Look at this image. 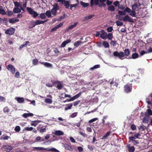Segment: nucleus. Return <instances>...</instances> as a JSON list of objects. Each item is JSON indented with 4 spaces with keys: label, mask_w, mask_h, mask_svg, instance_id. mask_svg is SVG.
<instances>
[{
    "label": "nucleus",
    "mask_w": 152,
    "mask_h": 152,
    "mask_svg": "<svg viewBox=\"0 0 152 152\" xmlns=\"http://www.w3.org/2000/svg\"><path fill=\"white\" fill-rule=\"evenodd\" d=\"M35 149L37 150H45L48 151H56V152H58V151L55 148H52L51 147L47 148H44L41 147H34V150Z\"/></svg>",
    "instance_id": "1"
},
{
    "label": "nucleus",
    "mask_w": 152,
    "mask_h": 152,
    "mask_svg": "<svg viewBox=\"0 0 152 152\" xmlns=\"http://www.w3.org/2000/svg\"><path fill=\"white\" fill-rule=\"evenodd\" d=\"M26 10L34 18H36L39 15L37 12L33 10L31 7H27Z\"/></svg>",
    "instance_id": "2"
},
{
    "label": "nucleus",
    "mask_w": 152,
    "mask_h": 152,
    "mask_svg": "<svg viewBox=\"0 0 152 152\" xmlns=\"http://www.w3.org/2000/svg\"><path fill=\"white\" fill-rule=\"evenodd\" d=\"M123 52L120 51L118 52L117 51H114L113 53V55L114 57H118L121 60H122L124 58L123 56Z\"/></svg>",
    "instance_id": "3"
},
{
    "label": "nucleus",
    "mask_w": 152,
    "mask_h": 152,
    "mask_svg": "<svg viewBox=\"0 0 152 152\" xmlns=\"http://www.w3.org/2000/svg\"><path fill=\"white\" fill-rule=\"evenodd\" d=\"M53 8L51 10V13L52 15L55 16L57 14V11L58 10L59 7L57 3H55L53 5Z\"/></svg>",
    "instance_id": "4"
},
{
    "label": "nucleus",
    "mask_w": 152,
    "mask_h": 152,
    "mask_svg": "<svg viewBox=\"0 0 152 152\" xmlns=\"http://www.w3.org/2000/svg\"><path fill=\"white\" fill-rule=\"evenodd\" d=\"M15 31V29L13 28H10L8 29L5 32L6 34L12 35L14 34Z\"/></svg>",
    "instance_id": "5"
},
{
    "label": "nucleus",
    "mask_w": 152,
    "mask_h": 152,
    "mask_svg": "<svg viewBox=\"0 0 152 152\" xmlns=\"http://www.w3.org/2000/svg\"><path fill=\"white\" fill-rule=\"evenodd\" d=\"M7 68L12 74H14L15 72V69L12 65L9 64L7 66Z\"/></svg>",
    "instance_id": "6"
},
{
    "label": "nucleus",
    "mask_w": 152,
    "mask_h": 152,
    "mask_svg": "<svg viewBox=\"0 0 152 152\" xmlns=\"http://www.w3.org/2000/svg\"><path fill=\"white\" fill-rule=\"evenodd\" d=\"M123 20L124 22L127 21L131 23L134 22L133 19L128 15H126L123 18Z\"/></svg>",
    "instance_id": "7"
},
{
    "label": "nucleus",
    "mask_w": 152,
    "mask_h": 152,
    "mask_svg": "<svg viewBox=\"0 0 152 152\" xmlns=\"http://www.w3.org/2000/svg\"><path fill=\"white\" fill-rule=\"evenodd\" d=\"M124 90L126 92L128 93L131 91L132 86H131V85H128V84H127L124 86Z\"/></svg>",
    "instance_id": "8"
},
{
    "label": "nucleus",
    "mask_w": 152,
    "mask_h": 152,
    "mask_svg": "<svg viewBox=\"0 0 152 152\" xmlns=\"http://www.w3.org/2000/svg\"><path fill=\"white\" fill-rule=\"evenodd\" d=\"M100 32H101L100 37L104 39H105L107 38V33L104 30H101Z\"/></svg>",
    "instance_id": "9"
},
{
    "label": "nucleus",
    "mask_w": 152,
    "mask_h": 152,
    "mask_svg": "<svg viewBox=\"0 0 152 152\" xmlns=\"http://www.w3.org/2000/svg\"><path fill=\"white\" fill-rule=\"evenodd\" d=\"M56 83L58 84L56 87L58 90H60L63 87V86L61 83V82L59 81H57L53 83V84Z\"/></svg>",
    "instance_id": "10"
},
{
    "label": "nucleus",
    "mask_w": 152,
    "mask_h": 152,
    "mask_svg": "<svg viewBox=\"0 0 152 152\" xmlns=\"http://www.w3.org/2000/svg\"><path fill=\"white\" fill-rule=\"evenodd\" d=\"M129 152H134L135 150L134 147L133 146H130V144H127L126 145Z\"/></svg>",
    "instance_id": "11"
},
{
    "label": "nucleus",
    "mask_w": 152,
    "mask_h": 152,
    "mask_svg": "<svg viewBox=\"0 0 152 152\" xmlns=\"http://www.w3.org/2000/svg\"><path fill=\"white\" fill-rule=\"evenodd\" d=\"M2 147L3 148L5 149V150L7 151H8L9 150H11L13 149L11 145H3Z\"/></svg>",
    "instance_id": "12"
},
{
    "label": "nucleus",
    "mask_w": 152,
    "mask_h": 152,
    "mask_svg": "<svg viewBox=\"0 0 152 152\" xmlns=\"http://www.w3.org/2000/svg\"><path fill=\"white\" fill-rule=\"evenodd\" d=\"M99 0H90V5L92 7L94 4L97 5L99 4Z\"/></svg>",
    "instance_id": "13"
},
{
    "label": "nucleus",
    "mask_w": 152,
    "mask_h": 152,
    "mask_svg": "<svg viewBox=\"0 0 152 152\" xmlns=\"http://www.w3.org/2000/svg\"><path fill=\"white\" fill-rule=\"evenodd\" d=\"M71 42V40L70 39H68L66 41H64L61 44L60 47H64L68 43L70 42Z\"/></svg>",
    "instance_id": "14"
},
{
    "label": "nucleus",
    "mask_w": 152,
    "mask_h": 152,
    "mask_svg": "<svg viewBox=\"0 0 152 152\" xmlns=\"http://www.w3.org/2000/svg\"><path fill=\"white\" fill-rule=\"evenodd\" d=\"M64 146L65 149L66 150H69L70 151H72L73 150L72 147L67 144H64Z\"/></svg>",
    "instance_id": "15"
},
{
    "label": "nucleus",
    "mask_w": 152,
    "mask_h": 152,
    "mask_svg": "<svg viewBox=\"0 0 152 152\" xmlns=\"http://www.w3.org/2000/svg\"><path fill=\"white\" fill-rule=\"evenodd\" d=\"M124 52L123 56L124 57L125 56L126 57L128 56L130 54V52L128 49H125L124 50Z\"/></svg>",
    "instance_id": "16"
},
{
    "label": "nucleus",
    "mask_w": 152,
    "mask_h": 152,
    "mask_svg": "<svg viewBox=\"0 0 152 152\" xmlns=\"http://www.w3.org/2000/svg\"><path fill=\"white\" fill-rule=\"evenodd\" d=\"M19 19H15L14 18L10 19L9 22L10 23L13 24L16 22H18Z\"/></svg>",
    "instance_id": "17"
},
{
    "label": "nucleus",
    "mask_w": 152,
    "mask_h": 152,
    "mask_svg": "<svg viewBox=\"0 0 152 152\" xmlns=\"http://www.w3.org/2000/svg\"><path fill=\"white\" fill-rule=\"evenodd\" d=\"M41 122V121H32L31 123V125L32 126H36L39 123Z\"/></svg>",
    "instance_id": "18"
},
{
    "label": "nucleus",
    "mask_w": 152,
    "mask_h": 152,
    "mask_svg": "<svg viewBox=\"0 0 152 152\" xmlns=\"http://www.w3.org/2000/svg\"><path fill=\"white\" fill-rule=\"evenodd\" d=\"M15 99L17 100L19 103H22L24 101V99L23 97H16Z\"/></svg>",
    "instance_id": "19"
},
{
    "label": "nucleus",
    "mask_w": 152,
    "mask_h": 152,
    "mask_svg": "<svg viewBox=\"0 0 152 152\" xmlns=\"http://www.w3.org/2000/svg\"><path fill=\"white\" fill-rule=\"evenodd\" d=\"M34 115V114L31 113H25L23 114L22 116L25 118H27V117L29 116H32Z\"/></svg>",
    "instance_id": "20"
},
{
    "label": "nucleus",
    "mask_w": 152,
    "mask_h": 152,
    "mask_svg": "<svg viewBox=\"0 0 152 152\" xmlns=\"http://www.w3.org/2000/svg\"><path fill=\"white\" fill-rule=\"evenodd\" d=\"M21 9L19 8L15 7L13 9V12L15 13H18L21 12Z\"/></svg>",
    "instance_id": "21"
},
{
    "label": "nucleus",
    "mask_w": 152,
    "mask_h": 152,
    "mask_svg": "<svg viewBox=\"0 0 152 152\" xmlns=\"http://www.w3.org/2000/svg\"><path fill=\"white\" fill-rule=\"evenodd\" d=\"M81 92H80L74 96L71 97L72 101L75 100V99L78 98L81 95Z\"/></svg>",
    "instance_id": "22"
},
{
    "label": "nucleus",
    "mask_w": 152,
    "mask_h": 152,
    "mask_svg": "<svg viewBox=\"0 0 152 152\" xmlns=\"http://www.w3.org/2000/svg\"><path fill=\"white\" fill-rule=\"evenodd\" d=\"M41 64H44L45 66L47 67H52V64L48 62H46L44 63V62H42Z\"/></svg>",
    "instance_id": "23"
},
{
    "label": "nucleus",
    "mask_w": 152,
    "mask_h": 152,
    "mask_svg": "<svg viewBox=\"0 0 152 152\" xmlns=\"http://www.w3.org/2000/svg\"><path fill=\"white\" fill-rule=\"evenodd\" d=\"M55 134L58 136L62 135H64V133L60 130L56 131L55 132Z\"/></svg>",
    "instance_id": "24"
},
{
    "label": "nucleus",
    "mask_w": 152,
    "mask_h": 152,
    "mask_svg": "<svg viewBox=\"0 0 152 152\" xmlns=\"http://www.w3.org/2000/svg\"><path fill=\"white\" fill-rule=\"evenodd\" d=\"M78 24V22H76L74 23L72 25L69 26L67 30H71L75 27Z\"/></svg>",
    "instance_id": "25"
},
{
    "label": "nucleus",
    "mask_w": 152,
    "mask_h": 152,
    "mask_svg": "<svg viewBox=\"0 0 152 152\" xmlns=\"http://www.w3.org/2000/svg\"><path fill=\"white\" fill-rule=\"evenodd\" d=\"M110 85L111 87H112V86H115V88H117L118 86V83L115 81H111L110 82Z\"/></svg>",
    "instance_id": "26"
},
{
    "label": "nucleus",
    "mask_w": 152,
    "mask_h": 152,
    "mask_svg": "<svg viewBox=\"0 0 152 152\" xmlns=\"http://www.w3.org/2000/svg\"><path fill=\"white\" fill-rule=\"evenodd\" d=\"M36 25L35 21H31L30 24V26L28 27V28L29 29L33 28L35 27Z\"/></svg>",
    "instance_id": "27"
},
{
    "label": "nucleus",
    "mask_w": 152,
    "mask_h": 152,
    "mask_svg": "<svg viewBox=\"0 0 152 152\" xmlns=\"http://www.w3.org/2000/svg\"><path fill=\"white\" fill-rule=\"evenodd\" d=\"M108 10L109 11L113 12L115 10V7L114 6L111 5L108 7Z\"/></svg>",
    "instance_id": "28"
},
{
    "label": "nucleus",
    "mask_w": 152,
    "mask_h": 152,
    "mask_svg": "<svg viewBox=\"0 0 152 152\" xmlns=\"http://www.w3.org/2000/svg\"><path fill=\"white\" fill-rule=\"evenodd\" d=\"M100 67V65L99 64L96 65L94 66L93 67H91L90 69V70L93 71L94 69L99 68Z\"/></svg>",
    "instance_id": "29"
},
{
    "label": "nucleus",
    "mask_w": 152,
    "mask_h": 152,
    "mask_svg": "<svg viewBox=\"0 0 152 152\" xmlns=\"http://www.w3.org/2000/svg\"><path fill=\"white\" fill-rule=\"evenodd\" d=\"M1 139L5 140L11 139V138L10 136L7 135L5 136L4 137H3V136H2L1 137Z\"/></svg>",
    "instance_id": "30"
},
{
    "label": "nucleus",
    "mask_w": 152,
    "mask_h": 152,
    "mask_svg": "<svg viewBox=\"0 0 152 152\" xmlns=\"http://www.w3.org/2000/svg\"><path fill=\"white\" fill-rule=\"evenodd\" d=\"M139 57L138 54L137 53H134L132 55L131 58L130 57L129 58H132L133 59H136L138 58Z\"/></svg>",
    "instance_id": "31"
},
{
    "label": "nucleus",
    "mask_w": 152,
    "mask_h": 152,
    "mask_svg": "<svg viewBox=\"0 0 152 152\" xmlns=\"http://www.w3.org/2000/svg\"><path fill=\"white\" fill-rule=\"evenodd\" d=\"M82 43V42L81 41L78 40L75 42L74 44V45L75 47H77Z\"/></svg>",
    "instance_id": "32"
},
{
    "label": "nucleus",
    "mask_w": 152,
    "mask_h": 152,
    "mask_svg": "<svg viewBox=\"0 0 152 152\" xmlns=\"http://www.w3.org/2000/svg\"><path fill=\"white\" fill-rule=\"evenodd\" d=\"M102 45L106 48H109V44L106 41H103L102 43Z\"/></svg>",
    "instance_id": "33"
},
{
    "label": "nucleus",
    "mask_w": 152,
    "mask_h": 152,
    "mask_svg": "<svg viewBox=\"0 0 152 152\" xmlns=\"http://www.w3.org/2000/svg\"><path fill=\"white\" fill-rule=\"evenodd\" d=\"M26 4L27 2L26 1V2L24 3L22 7L21 6L20 7V8L21 9V10L23 12L25 11V9L26 7Z\"/></svg>",
    "instance_id": "34"
},
{
    "label": "nucleus",
    "mask_w": 152,
    "mask_h": 152,
    "mask_svg": "<svg viewBox=\"0 0 152 152\" xmlns=\"http://www.w3.org/2000/svg\"><path fill=\"white\" fill-rule=\"evenodd\" d=\"M32 62L33 66H36L38 64V61L37 58L33 59Z\"/></svg>",
    "instance_id": "35"
},
{
    "label": "nucleus",
    "mask_w": 152,
    "mask_h": 152,
    "mask_svg": "<svg viewBox=\"0 0 152 152\" xmlns=\"http://www.w3.org/2000/svg\"><path fill=\"white\" fill-rule=\"evenodd\" d=\"M67 106L65 108V110H68L71 109L72 106V104L71 103L69 104L66 105Z\"/></svg>",
    "instance_id": "36"
},
{
    "label": "nucleus",
    "mask_w": 152,
    "mask_h": 152,
    "mask_svg": "<svg viewBox=\"0 0 152 152\" xmlns=\"http://www.w3.org/2000/svg\"><path fill=\"white\" fill-rule=\"evenodd\" d=\"M80 4L84 7H87L89 6V4L88 3H86L82 1H80Z\"/></svg>",
    "instance_id": "37"
},
{
    "label": "nucleus",
    "mask_w": 152,
    "mask_h": 152,
    "mask_svg": "<svg viewBox=\"0 0 152 152\" xmlns=\"http://www.w3.org/2000/svg\"><path fill=\"white\" fill-rule=\"evenodd\" d=\"M118 13L121 15H126V12L124 10L123 11L119 10L118 11Z\"/></svg>",
    "instance_id": "38"
},
{
    "label": "nucleus",
    "mask_w": 152,
    "mask_h": 152,
    "mask_svg": "<svg viewBox=\"0 0 152 152\" xmlns=\"http://www.w3.org/2000/svg\"><path fill=\"white\" fill-rule=\"evenodd\" d=\"M107 37L109 40H111L113 38V34L111 33H108L107 34Z\"/></svg>",
    "instance_id": "39"
},
{
    "label": "nucleus",
    "mask_w": 152,
    "mask_h": 152,
    "mask_svg": "<svg viewBox=\"0 0 152 152\" xmlns=\"http://www.w3.org/2000/svg\"><path fill=\"white\" fill-rule=\"evenodd\" d=\"M45 103L49 104H51L52 103V100L49 98H47L45 99Z\"/></svg>",
    "instance_id": "40"
},
{
    "label": "nucleus",
    "mask_w": 152,
    "mask_h": 152,
    "mask_svg": "<svg viewBox=\"0 0 152 152\" xmlns=\"http://www.w3.org/2000/svg\"><path fill=\"white\" fill-rule=\"evenodd\" d=\"M64 5L65 6L66 8H67L69 7V2L67 1L64 0Z\"/></svg>",
    "instance_id": "41"
},
{
    "label": "nucleus",
    "mask_w": 152,
    "mask_h": 152,
    "mask_svg": "<svg viewBox=\"0 0 152 152\" xmlns=\"http://www.w3.org/2000/svg\"><path fill=\"white\" fill-rule=\"evenodd\" d=\"M111 132L110 131H108L106 134L104 135L102 138V139H105L107 137H108L109 136Z\"/></svg>",
    "instance_id": "42"
},
{
    "label": "nucleus",
    "mask_w": 152,
    "mask_h": 152,
    "mask_svg": "<svg viewBox=\"0 0 152 152\" xmlns=\"http://www.w3.org/2000/svg\"><path fill=\"white\" fill-rule=\"evenodd\" d=\"M50 10L47 11L45 13L46 15L48 18H50L51 16V13Z\"/></svg>",
    "instance_id": "43"
},
{
    "label": "nucleus",
    "mask_w": 152,
    "mask_h": 152,
    "mask_svg": "<svg viewBox=\"0 0 152 152\" xmlns=\"http://www.w3.org/2000/svg\"><path fill=\"white\" fill-rule=\"evenodd\" d=\"M150 45L151 46L147 51V53H150L152 52V42L151 43Z\"/></svg>",
    "instance_id": "44"
},
{
    "label": "nucleus",
    "mask_w": 152,
    "mask_h": 152,
    "mask_svg": "<svg viewBox=\"0 0 152 152\" xmlns=\"http://www.w3.org/2000/svg\"><path fill=\"white\" fill-rule=\"evenodd\" d=\"M33 129V127H25L24 128L23 130H26L27 131H31Z\"/></svg>",
    "instance_id": "45"
},
{
    "label": "nucleus",
    "mask_w": 152,
    "mask_h": 152,
    "mask_svg": "<svg viewBox=\"0 0 152 152\" xmlns=\"http://www.w3.org/2000/svg\"><path fill=\"white\" fill-rule=\"evenodd\" d=\"M40 18L42 19H44L46 18V16L45 14L43 13H41L40 14Z\"/></svg>",
    "instance_id": "46"
},
{
    "label": "nucleus",
    "mask_w": 152,
    "mask_h": 152,
    "mask_svg": "<svg viewBox=\"0 0 152 152\" xmlns=\"http://www.w3.org/2000/svg\"><path fill=\"white\" fill-rule=\"evenodd\" d=\"M77 114V112H75L73 113L70 116V117L71 118H74L76 117Z\"/></svg>",
    "instance_id": "47"
},
{
    "label": "nucleus",
    "mask_w": 152,
    "mask_h": 152,
    "mask_svg": "<svg viewBox=\"0 0 152 152\" xmlns=\"http://www.w3.org/2000/svg\"><path fill=\"white\" fill-rule=\"evenodd\" d=\"M35 22L36 25L42 24V20H36Z\"/></svg>",
    "instance_id": "48"
},
{
    "label": "nucleus",
    "mask_w": 152,
    "mask_h": 152,
    "mask_svg": "<svg viewBox=\"0 0 152 152\" xmlns=\"http://www.w3.org/2000/svg\"><path fill=\"white\" fill-rule=\"evenodd\" d=\"M118 8L119 9L121 10H124L125 8V7L124 5H122L119 4L118 6Z\"/></svg>",
    "instance_id": "49"
},
{
    "label": "nucleus",
    "mask_w": 152,
    "mask_h": 152,
    "mask_svg": "<svg viewBox=\"0 0 152 152\" xmlns=\"http://www.w3.org/2000/svg\"><path fill=\"white\" fill-rule=\"evenodd\" d=\"M3 111L4 112L8 113L10 111V109L7 107H6L4 108Z\"/></svg>",
    "instance_id": "50"
},
{
    "label": "nucleus",
    "mask_w": 152,
    "mask_h": 152,
    "mask_svg": "<svg viewBox=\"0 0 152 152\" xmlns=\"http://www.w3.org/2000/svg\"><path fill=\"white\" fill-rule=\"evenodd\" d=\"M98 6L100 7H104L106 6V4L104 3L100 2V4H98Z\"/></svg>",
    "instance_id": "51"
},
{
    "label": "nucleus",
    "mask_w": 152,
    "mask_h": 152,
    "mask_svg": "<svg viewBox=\"0 0 152 152\" xmlns=\"http://www.w3.org/2000/svg\"><path fill=\"white\" fill-rule=\"evenodd\" d=\"M20 130V126H17L15 127V130L17 132H18Z\"/></svg>",
    "instance_id": "52"
},
{
    "label": "nucleus",
    "mask_w": 152,
    "mask_h": 152,
    "mask_svg": "<svg viewBox=\"0 0 152 152\" xmlns=\"http://www.w3.org/2000/svg\"><path fill=\"white\" fill-rule=\"evenodd\" d=\"M124 10L126 13H129L130 12L131 10L129 8L127 7L125 9H124Z\"/></svg>",
    "instance_id": "53"
},
{
    "label": "nucleus",
    "mask_w": 152,
    "mask_h": 152,
    "mask_svg": "<svg viewBox=\"0 0 152 152\" xmlns=\"http://www.w3.org/2000/svg\"><path fill=\"white\" fill-rule=\"evenodd\" d=\"M110 44L111 45L113 46H114L116 45V41L113 40H111L110 42Z\"/></svg>",
    "instance_id": "54"
},
{
    "label": "nucleus",
    "mask_w": 152,
    "mask_h": 152,
    "mask_svg": "<svg viewBox=\"0 0 152 152\" xmlns=\"http://www.w3.org/2000/svg\"><path fill=\"white\" fill-rule=\"evenodd\" d=\"M139 129L140 130L144 131L145 129V127L143 126H140L138 127Z\"/></svg>",
    "instance_id": "55"
},
{
    "label": "nucleus",
    "mask_w": 152,
    "mask_h": 152,
    "mask_svg": "<svg viewBox=\"0 0 152 152\" xmlns=\"http://www.w3.org/2000/svg\"><path fill=\"white\" fill-rule=\"evenodd\" d=\"M113 30V28L112 26H110L107 29V31L108 32H111Z\"/></svg>",
    "instance_id": "56"
},
{
    "label": "nucleus",
    "mask_w": 152,
    "mask_h": 152,
    "mask_svg": "<svg viewBox=\"0 0 152 152\" xmlns=\"http://www.w3.org/2000/svg\"><path fill=\"white\" fill-rule=\"evenodd\" d=\"M14 5L15 7L19 8L20 7V4L17 1H15L14 2Z\"/></svg>",
    "instance_id": "57"
},
{
    "label": "nucleus",
    "mask_w": 152,
    "mask_h": 152,
    "mask_svg": "<svg viewBox=\"0 0 152 152\" xmlns=\"http://www.w3.org/2000/svg\"><path fill=\"white\" fill-rule=\"evenodd\" d=\"M130 13L129 14L130 15L133 16V17H135V15H136V13L134 11H131L130 12Z\"/></svg>",
    "instance_id": "58"
},
{
    "label": "nucleus",
    "mask_w": 152,
    "mask_h": 152,
    "mask_svg": "<svg viewBox=\"0 0 152 152\" xmlns=\"http://www.w3.org/2000/svg\"><path fill=\"white\" fill-rule=\"evenodd\" d=\"M98 119V118H94L93 119H91V120H89L88 121L89 123H92L96 120H97Z\"/></svg>",
    "instance_id": "59"
},
{
    "label": "nucleus",
    "mask_w": 152,
    "mask_h": 152,
    "mask_svg": "<svg viewBox=\"0 0 152 152\" xmlns=\"http://www.w3.org/2000/svg\"><path fill=\"white\" fill-rule=\"evenodd\" d=\"M116 23V25L118 26H122L123 24V22L118 21H117Z\"/></svg>",
    "instance_id": "60"
},
{
    "label": "nucleus",
    "mask_w": 152,
    "mask_h": 152,
    "mask_svg": "<svg viewBox=\"0 0 152 152\" xmlns=\"http://www.w3.org/2000/svg\"><path fill=\"white\" fill-rule=\"evenodd\" d=\"M0 14L4 15L6 14V12H5L4 10L3 9L0 10Z\"/></svg>",
    "instance_id": "61"
},
{
    "label": "nucleus",
    "mask_w": 152,
    "mask_h": 152,
    "mask_svg": "<svg viewBox=\"0 0 152 152\" xmlns=\"http://www.w3.org/2000/svg\"><path fill=\"white\" fill-rule=\"evenodd\" d=\"M129 141L130 142V141H132L135 140V139H136V138L135 137H134V136H131V137H129Z\"/></svg>",
    "instance_id": "62"
},
{
    "label": "nucleus",
    "mask_w": 152,
    "mask_h": 152,
    "mask_svg": "<svg viewBox=\"0 0 152 152\" xmlns=\"http://www.w3.org/2000/svg\"><path fill=\"white\" fill-rule=\"evenodd\" d=\"M130 128L132 130H134L136 129V127L135 125L133 124L131 126Z\"/></svg>",
    "instance_id": "63"
},
{
    "label": "nucleus",
    "mask_w": 152,
    "mask_h": 152,
    "mask_svg": "<svg viewBox=\"0 0 152 152\" xmlns=\"http://www.w3.org/2000/svg\"><path fill=\"white\" fill-rule=\"evenodd\" d=\"M77 149L79 151V152H83V148L81 146L78 147Z\"/></svg>",
    "instance_id": "64"
}]
</instances>
